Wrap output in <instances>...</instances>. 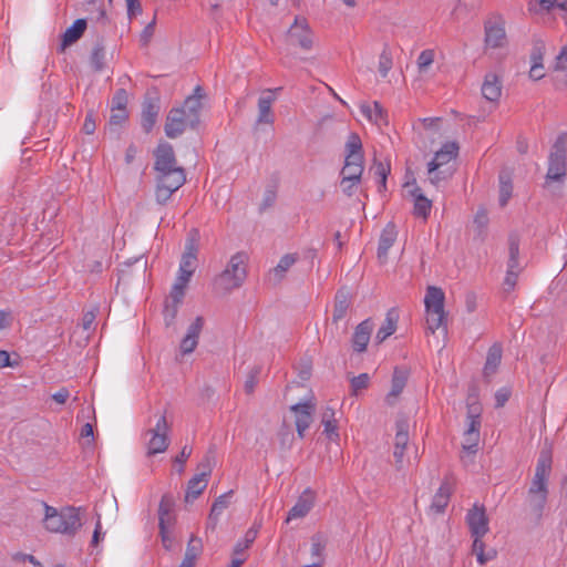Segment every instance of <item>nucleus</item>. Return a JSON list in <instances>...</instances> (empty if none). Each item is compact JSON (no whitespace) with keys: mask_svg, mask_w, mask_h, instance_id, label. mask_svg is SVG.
<instances>
[{"mask_svg":"<svg viewBox=\"0 0 567 567\" xmlns=\"http://www.w3.org/2000/svg\"><path fill=\"white\" fill-rule=\"evenodd\" d=\"M155 199L164 205L186 182L185 171L177 165L173 147L167 143L159 144L155 151Z\"/></svg>","mask_w":567,"mask_h":567,"instance_id":"f257e3e1","label":"nucleus"},{"mask_svg":"<svg viewBox=\"0 0 567 567\" xmlns=\"http://www.w3.org/2000/svg\"><path fill=\"white\" fill-rule=\"evenodd\" d=\"M364 171L362 143L357 134H351L346 143L344 165L341 169L340 187L351 196L357 190Z\"/></svg>","mask_w":567,"mask_h":567,"instance_id":"f03ea898","label":"nucleus"},{"mask_svg":"<svg viewBox=\"0 0 567 567\" xmlns=\"http://www.w3.org/2000/svg\"><path fill=\"white\" fill-rule=\"evenodd\" d=\"M551 472V457L542 454L538 458L535 474L527 492L526 504L529 512L540 518L547 503L548 480Z\"/></svg>","mask_w":567,"mask_h":567,"instance_id":"7ed1b4c3","label":"nucleus"},{"mask_svg":"<svg viewBox=\"0 0 567 567\" xmlns=\"http://www.w3.org/2000/svg\"><path fill=\"white\" fill-rule=\"evenodd\" d=\"M425 331L447 333V312L445 311V293L442 288L429 286L424 296Z\"/></svg>","mask_w":567,"mask_h":567,"instance_id":"20e7f679","label":"nucleus"},{"mask_svg":"<svg viewBox=\"0 0 567 567\" xmlns=\"http://www.w3.org/2000/svg\"><path fill=\"white\" fill-rule=\"evenodd\" d=\"M466 523L474 538L472 550L481 565L486 564L496 556L494 549L485 550L483 537L488 533V518L483 506L474 505L466 515Z\"/></svg>","mask_w":567,"mask_h":567,"instance_id":"39448f33","label":"nucleus"},{"mask_svg":"<svg viewBox=\"0 0 567 567\" xmlns=\"http://www.w3.org/2000/svg\"><path fill=\"white\" fill-rule=\"evenodd\" d=\"M42 525L49 533L73 535L81 527L80 513L74 507H63L60 511L43 504Z\"/></svg>","mask_w":567,"mask_h":567,"instance_id":"423d86ee","label":"nucleus"},{"mask_svg":"<svg viewBox=\"0 0 567 567\" xmlns=\"http://www.w3.org/2000/svg\"><path fill=\"white\" fill-rule=\"evenodd\" d=\"M171 423L167 421L166 411L154 415V423L145 432V447L148 456L164 453L169 446Z\"/></svg>","mask_w":567,"mask_h":567,"instance_id":"0eeeda50","label":"nucleus"},{"mask_svg":"<svg viewBox=\"0 0 567 567\" xmlns=\"http://www.w3.org/2000/svg\"><path fill=\"white\" fill-rule=\"evenodd\" d=\"M458 150L456 142H446L435 153L433 159L429 163V179L433 185L451 177L452 172L450 169L441 171V168L457 157Z\"/></svg>","mask_w":567,"mask_h":567,"instance_id":"6e6552de","label":"nucleus"},{"mask_svg":"<svg viewBox=\"0 0 567 567\" xmlns=\"http://www.w3.org/2000/svg\"><path fill=\"white\" fill-rule=\"evenodd\" d=\"M247 261L248 257L244 252L234 255L226 269L218 278V285L224 290H231L241 286L247 276Z\"/></svg>","mask_w":567,"mask_h":567,"instance_id":"1a4fd4ad","label":"nucleus"},{"mask_svg":"<svg viewBox=\"0 0 567 567\" xmlns=\"http://www.w3.org/2000/svg\"><path fill=\"white\" fill-rule=\"evenodd\" d=\"M290 45L299 47L302 51H310L315 47V37L303 17H296L287 33Z\"/></svg>","mask_w":567,"mask_h":567,"instance_id":"9d476101","label":"nucleus"},{"mask_svg":"<svg viewBox=\"0 0 567 567\" xmlns=\"http://www.w3.org/2000/svg\"><path fill=\"white\" fill-rule=\"evenodd\" d=\"M195 124L196 122L186 114L185 107L173 109L167 115L165 133L168 137L175 138L181 135L187 126Z\"/></svg>","mask_w":567,"mask_h":567,"instance_id":"9b49d317","label":"nucleus"},{"mask_svg":"<svg viewBox=\"0 0 567 567\" xmlns=\"http://www.w3.org/2000/svg\"><path fill=\"white\" fill-rule=\"evenodd\" d=\"M409 443V425L405 421L396 423V433L394 437L393 456L395 465L399 470L403 468L406 464L405 450Z\"/></svg>","mask_w":567,"mask_h":567,"instance_id":"f8f14e48","label":"nucleus"},{"mask_svg":"<svg viewBox=\"0 0 567 567\" xmlns=\"http://www.w3.org/2000/svg\"><path fill=\"white\" fill-rule=\"evenodd\" d=\"M295 413V423L299 437L305 436L306 430L312 422V414L315 411V404L312 402L298 403L290 408Z\"/></svg>","mask_w":567,"mask_h":567,"instance_id":"ddd939ff","label":"nucleus"},{"mask_svg":"<svg viewBox=\"0 0 567 567\" xmlns=\"http://www.w3.org/2000/svg\"><path fill=\"white\" fill-rule=\"evenodd\" d=\"M315 502L316 493L310 488L305 489L288 512L286 522L305 517L313 507Z\"/></svg>","mask_w":567,"mask_h":567,"instance_id":"4468645a","label":"nucleus"},{"mask_svg":"<svg viewBox=\"0 0 567 567\" xmlns=\"http://www.w3.org/2000/svg\"><path fill=\"white\" fill-rule=\"evenodd\" d=\"M507 38L505 32L504 22L498 21H488L485 24V43L486 47L492 49L502 48L506 44Z\"/></svg>","mask_w":567,"mask_h":567,"instance_id":"2eb2a0df","label":"nucleus"},{"mask_svg":"<svg viewBox=\"0 0 567 567\" xmlns=\"http://www.w3.org/2000/svg\"><path fill=\"white\" fill-rule=\"evenodd\" d=\"M203 327H204V320L200 317H197L189 324L187 332H186L185 337L182 339L181 346H179L181 352L183 354H189L196 349Z\"/></svg>","mask_w":567,"mask_h":567,"instance_id":"dca6fc26","label":"nucleus"},{"mask_svg":"<svg viewBox=\"0 0 567 567\" xmlns=\"http://www.w3.org/2000/svg\"><path fill=\"white\" fill-rule=\"evenodd\" d=\"M409 372L402 368H395L391 380V389L385 395V403L388 405H394L403 392L406 384Z\"/></svg>","mask_w":567,"mask_h":567,"instance_id":"f3484780","label":"nucleus"},{"mask_svg":"<svg viewBox=\"0 0 567 567\" xmlns=\"http://www.w3.org/2000/svg\"><path fill=\"white\" fill-rule=\"evenodd\" d=\"M566 175V155L561 147H556L549 156L547 179L558 181Z\"/></svg>","mask_w":567,"mask_h":567,"instance_id":"a211bd4d","label":"nucleus"},{"mask_svg":"<svg viewBox=\"0 0 567 567\" xmlns=\"http://www.w3.org/2000/svg\"><path fill=\"white\" fill-rule=\"evenodd\" d=\"M276 96L272 91L268 90L264 92L258 100V116L257 124L271 125L275 121L274 113L271 111L272 104Z\"/></svg>","mask_w":567,"mask_h":567,"instance_id":"6ab92c4d","label":"nucleus"},{"mask_svg":"<svg viewBox=\"0 0 567 567\" xmlns=\"http://www.w3.org/2000/svg\"><path fill=\"white\" fill-rule=\"evenodd\" d=\"M373 330V323L370 319H367L359 323L352 337V347L357 352L365 351L370 337Z\"/></svg>","mask_w":567,"mask_h":567,"instance_id":"aec40b11","label":"nucleus"},{"mask_svg":"<svg viewBox=\"0 0 567 567\" xmlns=\"http://www.w3.org/2000/svg\"><path fill=\"white\" fill-rule=\"evenodd\" d=\"M196 249L193 246V244H188L186 246V250L182 256L181 262H179V269L176 278H182L186 281L190 280V277L193 276L195 269H196Z\"/></svg>","mask_w":567,"mask_h":567,"instance_id":"412c9836","label":"nucleus"},{"mask_svg":"<svg viewBox=\"0 0 567 567\" xmlns=\"http://www.w3.org/2000/svg\"><path fill=\"white\" fill-rule=\"evenodd\" d=\"M360 111H361V114L363 115V117L368 122H370L379 127L386 125V123H388L386 114H385L384 110L382 109V106L378 102H372V103L363 102L360 104Z\"/></svg>","mask_w":567,"mask_h":567,"instance_id":"4be33fe9","label":"nucleus"},{"mask_svg":"<svg viewBox=\"0 0 567 567\" xmlns=\"http://www.w3.org/2000/svg\"><path fill=\"white\" fill-rule=\"evenodd\" d=\"M545 45L537 43L530 54L529 78L534 81L543 79L546 74L544 65Z\"/></svg>","mask_w":567,"mask_h":567,"instance_id":"5701e85b","label":"nucleus"},{"mask_svg":"<svg viewBox=\"0 0 567 567\" xmlns=\"http://www.w3.org/2000/svg\"><path fill=\"white\" fill-rule=\"evenodd\" d=\"M209 474L210 471L208 470L207 472H202L194 475L188 481L187 489L185 493V502H193L204 492L208 484Z\"/></svg>","mask_w":567,"mask_h":567,"instance_id":"b1692460","label":"nucleus"},{"mask_svg":"<svg viewBox=\"0 0 567 567\" xmlns=\"http://www.w3.org/2000/svg\"><path fill=\"white\" fill-rule=\"evenodd\" d=\"M174 501L171 496L164 495L158 506L159 528H173L175 525Z\"/></svg>","mask_w":567,"mask_h":567,"instance_id":"393cba45","label":"nucleus"},{"mask_svg":"<svg viewBox=\"0 0 567 567\" xmlns=\"http://www.w3.org/2000/svg\"><path fill=\"white\" fill-rule=\"evenodd\" d=\"M482 94L489 102H497L502 95V82L494 73L485 75L482 84Z\"/></svg>","mask_w":567,"mask_h":567,"instance_id":"a878e982","label":"nucleus"},{"mask_svg":"<svg viewBox=\"0 0 567 567\" xmlns=\"http://www.w3.org/2000/svg\"><path fill=\"white\" fill-rule=\"evenodd\" d=\"M398 321H399L398 310L394 308L390 309L385 315V319H384L382 326L379 328V330L375 334V340L378 343H382L384 340H386L390 336H392L396 331Z\"/></svg>","mask_w":567,"mask_h":567,"instance_id":"bb28decb","label":"nucleus"},{"mask_svg":"<svg viewBox=\"0 0 567 567\" xmlns=\"http://www.w3.org/2000/svg\"><path fill=\"white\" fill-rule=\"evenodd\" d=\"M398 231L395 229V226L392 224H389L383 229L380 240H379V247H378V258L384 262L388 258V252L390 248L393 246V244L396 240Z\"/></svg>","mask_w":567,"mask_h":567,"instance_id":"cd10ccee","label":"nucleus"},{"mask_svg":"<svg viewBox=\"0 0 567 567\" xmlns=\"http://www.w3.org/2000/svg\"><path fill=\"white\" fill-rule=\"evenodd\" d=\"M86 29V21L84 19H78L69 27L62 38V50L66 47L76 42L84 33Z\"/></svg>","mask_w":567,"mask_h":567,"instance_id":"c85d7f7f","label":"nucleus"},{"mask_svg":"<svg viewBox=\"0 0 567 567\" xmlns=\"http://www.w3.org/2000/svg\"><path fill=\"white\" fill-rule=\"evenodd\" d=\"M203 549L202 540L197 537H190L183 561L178 567H195L196 560Z\"/></svg>","mask_w":567,"mask_h":567,"instance_id":"c756f323","label":"nucleus"},{"mask_svg":"<svg viewBox=\"0 0 567 567\" xmlns=\"http://www.w3.org/2000/svg\"><path fill=\"white\" fill-rule=\"evenodd\" d=\"M480 406H476L474 404L470 405V414H468V424L467 430L465 431V435L467 437L473 436V444L477 445L478 443V435H480Z\"/></svg>","mask_w":567,"mask_h":567,"instance_id":"7c9ffc66","label":"nucleus"},{"mask_svg":"<svg viewBox=\"0 0 567 567\" xmlns=\"http://www.w3.org/2000/svg\"><path fill=\"white\" fill-rule=\"evenodd\" d=\"M412 196L414 197V208L413 213L416 217H422L426 219L431 213L432 202L427 199L419 188H415L412 192Z\"/></svg>","mask_w":567,"mask_h":567,"instance_id":"2f4dec72","label":"nucleus"},{"mask_svg":"<svg viewBox=\"0 0 567 567\" xmlns=\"http://www.w3.org/2000/svg\"><path fill=\"white\" fill-rule=\"evenodd\" d=\"M322 424H323V433L331 441L339 440L338 425L334 419V410L331 408L324 409L322 412Z\"/></svg>","mask_w":567,"mask_h":567,"instance_id":"473e14b6","label":"nucleus"},{"mask_svg":"<svg viewBox=\"0 0 567 567\" xmlns=\"http://www.w3.org/2000/svg\"><path fill=\"white\" fill-rule=\"evenodd\" d=\"M326 548V540L321 536H313L311 538L310 554L312 564L306 567H321L324 561L323 551Z\"/></svg>","mask_w":567,"mask_h":567,"instance_id":"72a5a7b5","label":"nucleus"},{"mask_svg":"<svg viewBox=\"0 0 567 567\" xmlns=\"http://www.w3.org/2000/svg\"><path fill=\"white\" fill-rule=\"evenodd\" d=\"M502 361V347L499 344H493L486 357V362L484 367V373L486 375H491L496 372L498 365Z\"/></svg>","mask_w":567,"mask_h":567,"instance_id":"f704fd0d","label":"nucleus"},{"mask_svg":"<svg viewBox=\"0 0 567 567\" xmlns=\"http://www.w3.org/2000/svg\"><path fill=\"white\" fill-rule=\"evenodd\" d=\"M200 91L199 87L195 89V94L192 96H188L183 106L186 110V114L194 121L198 122V114L202 109V95L198 94Z\"/></svg>","mask_w":567,"mask_h":567,"instance_id":"c9c22d12","label":"nucleus"},{"mask_svg":"<svg viewBox=\"0 0 567 567\" xmlns=\"http://www.w3.org/2000/svg\"><path fill=\"white\" fill-rule=\"evenodd\" d=\"M451 493L452 486L447 482L442 483L433 497L432 508L442 512L447 506Z\"/></svg>","mask_w":567,"mask_h":567,"instance_id":"e433bc0d","label":"nucleus"},{"mask_svg":"<svg viewBox=\"0 0 567 567\" xmlns=\"http://www.w3.org/2000/svg\"><path fill=\"white\" fill-rule=\"evenodd\" d=\"M158 114V107L154 103H146L142 110V126L146 132H150L154 126Z\"/></svg>","mask_w":567,"mask_h":567,"instance_id":"4c0bfd02","label":"nucleus"},{"mask_svg":"<svg viewBox=\"0 0 567 567\" xmlns=\"http://www.w3.org/2000/svg\"><path fill=\"white\" fill-rule=\"evenodd\" d=\"M297 260V254H287L282 256L277 266L272 269L274 276L279 280L282 279L285 274L296 264Z\"/></svg>","mask_w":567,"mask_h":567,"instance_id":"58836bf2","label":"nucleus"},{"mask_svg":"<svg viewBox=\"0 0 567 567\" xmlns=\"http://www.w3.org/2000/svg\"><path fill=\"white\" fill-rule=\"evenodd\" d=\"M188 282L189 281H186L182 278H176L175 282L172 287L168 300L173 301V303L181 305L183 301V298L185 296V291H186Z\"/></svg>","mask_w":567,"mask_h":567,"instance_id":"ea45409f","label":"nucleus"},{"mask_svg":"<svg viewBox=\"0 0 567 567\" xmlns=\"http://www.w3.org/2000/svg\"><path fill=\"white\" fill-rule=\"evenodd\" d=\"M435 60V52L432 49L423 50L416 60L420 73H425Z\"/></svg>","mask_w":567,"mask_h":567,"instance_id":"a19ab883","label":"nucleus"},{"mask_svg":"<svg viewBox=\"0 0 567 567\" xmlns=\"http://www.w3.org/2000/svg\"><path fill=\"white\" fill-rule=\"evenodd\" d=\"M373 169H374L375 178L378 179V183H379V189L380 190L385 189L386 177H388V174L390 173L389 164L381 163V162L375 163Z\"/></svg>","mask_w":567,"mask_h":567,"instance_id":"79ce46f5","label":"nucleus"},{"mask_svg":"<svg viewBox=\"0 0 567 567\" xmlns=\"http://www.w3.org/2000/svg\"><path fill=\"white\" fill-rule=\"evenodd\" d=\"M392 68V58L390 53L383 51L379 58L378 70L382 78L388 76L390 70Z\"/></svg>","mask_w":567,"mask_h":567,"instance_id":"37998d69","label":"nucleus"},{"mask_svg":"<svg viewBox=\"0 0 567 567\" xmlns=\"http://www.w3.org/2000/svg\"><path fill=\"white\" fill-rule=\"evenodd\" d=\"M127 105V94L126 91L121 89L116 91L112 99V106L113 110H126Z\"/></svg>","mask_w":567,"mask_h":567,"instance_id":"c03bdc74","label":"nucleus"},{"mask_svg":"<svg viewBox=\"0 0 567 567\" xmlns=\"http://www.w3.org/2000/svg\"><path fill=\"white\" fill-rule=\"evenodd\" d=\"M178 306L179 305H177V303H173V301H169V300L166 301L165 307H164V320L167 326H169L174 322L176 315H177Z\"/></svg>","mask_w":567,"mask_h":567,"instance_id":"a18cd8bd","label":"nucleus"},{"mask_svg":"<svg viewBox=\"0 0 567 567\" xmlns=\"http://www.w3.org/2000/svg\"><path fill=\"white\" fill-rule=\"evenodd\" d=\"M558 0H539L529 2L528 10L533 12H538L539 10L549 11L555 8V4Z\"/></svg>","mask_w":567,"mask_h":567,"instance_id":"49530a36","label":"nucleus"},{"mask_svg":"<svg viewBox=\"0 0 567 567\" xmlns=\"http://www.w3.org/2000/svg\"><path fill=\"white\" fill-rule=\"evenodd\" d=\"M507 270L518 271V245L516 243H512L509 245V260Z\"/></svg>","mask_w":567,"mask_h":567,"instance_id":"de8ad7c7","label":"nucleus"},{"mask_svg":"<svg viewBox=\"0 0 567 567\" xmlns=\"http://www.w3.org/2000/svg\"><path fill=\"white\" fill-rule=\"evenodd\" d=\"M512 184L509 182L501 181L499 186V202L502 206H505L512 195Z\"/></svg>","mask_w":567,"mask_h":567,"instance_id":"09e8293b","label":"nucleus"},{"mask_svg":"<svg viewBox=\"0 0 567 567\" xmlns=\"http://www.w3.org/2000/svg\"><path fill=\"white\" fill-rule=\"evenodd\" d=\"M127 110H113L111 109L110 124L121 125L127 120Z\"/></svg>","mask_w":567,"mask_h":567,"instance_id":"8fccbe9b","label":"nucleus"},{"mask_svg":"<svg viewBox=\"0 0 567 567\" xmlns=\"http://www.w3.org/2000/svg\"><path fill=\"white\" fill-rule=\"evenodd\" d=\"M228 506L226 495L219 496L213 504L210 516H218Z\"/></svg>","mask_w":567,"mask_h":567,"instance_id":"3c124183","label":"nucleus"},{"mask_svg":"<svg viewBox=\"0 0 567 567\" xmlns=\"http://www.w3.org/2000/svg\"><path fill=\"white\" fill-rule=\"evenodd\" d=\"M162 544L165 549L171 550L174 546V538L172 536V528H159Z\"/></svg>","mask_w":567,"mask_h":567,"instance_id":"603ef678","label":"nucleus"},{"mask_svg":"<svg viewBox=\"0 0 567 567\" xmlns=\"http://www.w3.org/2000/svg\"><path fill=\"white\" fill-rule=\"evenodd\" d=\"M555 70L567 71V44L561 48L560 53L556 58Z\"/></svg>","mask_w":567,"mask_h":567,"instance_id":"864d4df0","label":"nucleus"},{"mask_svg":"<svg viewBox=\"0 0 567 567\" xmlns=\"http://www.w3.org/2000/svg\"><path fill=\"white\" fill-rule=\"evenodd\" d=\"M369 384V375L367 373L359 374L351 380V385L354 391L365 389Z\"/></svg>","mask_w":567,"mask_h":567,"instance_id":"5fc2aeb1","label":"nucleus"},{"mask_svg":"<svg viewBox=\"0 0 567 567\" xmlns=\"http://www.w3.org/2000/svg\"><path fill=\"white\" fill-rule=\"evenodd\" d=\"M192 454V447L184 446L181 453L175 457V463L179 464L178 472L182 473L184 471V464L188 460Z\"/></svg>","mask_w":567,"mask_h":567,"instance_id":"6e6d98bb","label":"nucleus"},{"mask_svg":"<svg viewBox=\"0 0 567 567\" xmlns=\"http://www.w3.org/2000/svg\"><path fill=\"white\" fill-rule=\"evenodd\" d=\"M511 391L507 388H502L495 393L496 406H503L509 399Z\"/></svg>","mask_w":567,"mask_h":567,"instance_id":"4d7b16f0","label":"nucleus"},{"mask_svg":"<svg viewBox=\"0 0 567 567\" xmlns=\"http://www.w3.org/2000/svg\"><path fill=\"white\" fill-rule=\"evenodd\" d=\"M127 6V13L130 17L137 16L142 12L140 0H125Z\"/></svg>","mask_w":567,"mask_h":567,"instance_id":"13d9d810","label":"nucleus"},{"mask_svg":"<svg viewBox=\"0 0 567 567\" xmlns=\"http://www.w3.org/2000/svg\"><path fill=\"white\" fill-rule=\"evenodd\" d=\"M70 398V392L66 388H61L59 391L52 394V399L58 404H64Z\"/></svg>","mask_w":567,"mask_h":567,"instance_id":"bf43d9fd","label":"nucleus"},{"mask_svg":"<svg viewBox=\"0 0 567 567\" xmlns=\"http://www.w3.org/2000/svg\"><path fill=\"white\" fill-rule=\"evenodd\" d=\"M103 536H104V534H102V524H101V520L99 518L97 522H96L95 528H94V533H93V536H92L91 545L93 547L97 546V544L103 538Z\"/></svg>","mask_w":567,"mask_h":567,"instance_id":"052dcab7","label":"nucleus"},{"mask_svg":"<svg viewBox=\"0 0 567 567\" xmlns=\"http://www.w3.org/2000/svg\"><path fill=\"white\" fill-rule=\"evenodd\" d=\"M517 277H518V271H515V270H507V274H506V277L504 279V285L508 288V289H512L515 287L516 285V281H517Z\"/></svg>","mask_w":567,"mask_h":567,"instance_id":"680f3d73","label":"nucleus"},{"mask_svg":"<svg viewBox=\"0 0 567 567\" xmlns=\"http://www.w3.org/2000/svg\"><path fill=\"white\" fill-rule=\"evenodd\" d=\"M276 200V192L274 189L266 190L262 200V208L270 207Z\"/></svg>","mask_w":567,"mask_h":567,"instance_id":"e2e57ef3","label":"nucleus"},{"mask_svg":"<svg viewBox=\"0 0 567 567\" xmlns=\"http://www.w3.org/2000/svg\"><path fill=\"white\" fill-rule=\"evenodd\" d=\"M346 310H347L346 302L341 301V302L337 303L334 307L333 319L334 320L341 319L344 316Z\"/></svg>","mask_w":567,"mask_h":567,"instance_id":"0e129e2a","label":"nucleus"},{"mask_svg":"<svg viewBox=\"0 0 567 567\" xmlns=\"http://www.w3.org/2000/svg\"><path fill=\"white\" fill-rule=\"evenodd\" d=\"M83 131L86 134H92L95 131V122L92 120L91 115H87L84 124H83Z\"/></svg>","mask_w":567,"mask_h":567,"instance_id":"69168bd1","label":"nucleus"},{"mask_svg":"<svg viewBox=\"0 0 567 567\" xmlns=\"http://www.w3.org/2000/svg\"><path fill=\"white\" fill-rule=\"evenodd\" d=\"M10 315L4 311H0V330H3L9 327L10 324Z\"/></svg>","mask_w":567,"mask_h":567,"instance_id":"338daca9","label":"nucleus"},{"mask_svg":"<svg viewBox=\"0 0 567 567\" xmlns=\"http://www.w3.org/2000/svg\"><path fill=\"white\" fill-rule=\"evenodd\" d=\"M94 313L93 312H86L83 316V327L85 330H89L94 321Z\"/></svg>","mask_w":567,"mask_h":567,"instance_id":"774afa93","label":"nucleus"}]
</instances>
